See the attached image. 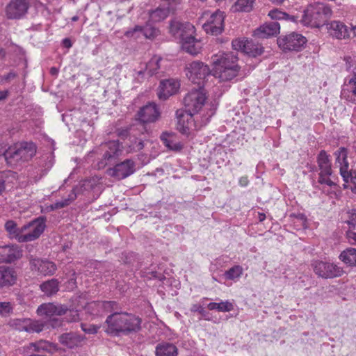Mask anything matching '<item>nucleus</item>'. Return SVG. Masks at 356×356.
Returning <instances> with one entry per match:
<instances>
[{
	"label": "nucleus",
	"instance_id": "1",
	"mask_svg": "<svg viewBox=\"0 0 356 356\" xmlns=\"http://www.w3.org/2000/svg\"><path fill=\"white\" fill-rule=\"evenodd\" d=\"M142 320L138 316L127 312H114L107 316L105 332L113 336L120 334L128 335L141 330Z\"/></svg>",
	"mask_w": 356,
	"mask_h": 356
},
{
	"label": "nucleus",
	"instance_id": "2",
	"mask_svg": "<svg viewBox=\"0 0 356 356\" xmlns=\"http://www.w3.org/2000/svg\"><path fill=\"white\" fill-rule=\"evenodd\" d=\"M212 59L215 74L220 81H230L238 75L241 67L237 63L238 57L233 52L216 55Z\"/></svg>",
	"mask_w": 356,
	"mask_h": 356
},
{
	"label": "nucleus",
	"instance_id": "3",
	"mask_svg": "<svg viewBox=\"0 0 356 356\" xmlns=\"http://www.w3.org/2000/svg\"><path fill=\"white\" fill-rule=\"evenodd\" d=\"M332 11L327 5L316 2L309 4L304 10L300 22L305 26L319 28L331 17Z\"/></svg>",
	"mask_w": 356,
	"mask_h": 356
},
{
	"label": "nucleus",
	"instance_id": "4",
	"mask_svg": "<svg viewBox=\"0 0 356 356\" xmlns=\"http://www.w3.org/2000/svg\"><path fill=\"white\" fill-rule=\"evenodd\" d=\"M36 149L33 143L22 142L9 147L3 155L8 165L15 166L19 163L30 161L35 155Z\"/></svg>",
	"mask_w": 356,
	"mask_h": 356
},
{
	"label": "nucleus",
	"instance_id": "5",
	"mask_svg": "<svg viewBox=\"0 0 356 356\" xmlns=\"http://www.w3.org/2000/svg\"><path fill=\"white\" fill-rule=\"evenodd\" d=\"M46 220L47 218L45 216H39L29 222L24 224L23 225L24 232L27 230L30 231L23 234V236L19 238V243L33 241L38 239L46 228Z\"/></svg>",
	"mask_w": 356,
	"mask_h": 356
},
{
	"label": "nucleus",
	"instance_id": "6",
	"mask_svg": "<svg viewBox=\"0 0 356 356\" xmlns=\"http://www.w3.org/2000/svg\"><path fill=\"white\" fill-rule=\"evenodd\" d=\"M314 273L323 279H333L341 277L344 271L334 263L316 260L312 264Z\"/></svg>",
	"mask_w": 356,
	"mask_h": 356
},
{
	"label": "nucleus",
	"instance_id": "7",
	"mask_svg": "<svg viewBox=\"0 0 356 356\" xmlns=\"http://www.w3.org/2000/svg\"><path fill=\"white\" fill-rule=\"evenodd\" d=\"M205 94L200 90H193L184 99L185 112L192 117L197 113L206 101Z\"/></svg>",
	"mask_w": 356,
	"mask_h": 356
},
{
	"label": "nucleus",
	"instance_id": "8",
	"mask_svg": "<svg viewBox=\"0 0 356 356\" xmlns=\"http://www.w3.org/2000/svg\"><path fill=\"white\" fill-rule=\"evenodd\" d=\"M307 39L302 35L293 32L289 35L280 37L277 42L278 46L284 51H300L307 43Z\"/></svg>",
	"mask_w": 356,
	"mask_h": 356
},
{
	"label": "nucleus",
	"instance_id": "9",
	"mask_svg": "<svg viewBox=\"0 0 356 356\" xmlns=\"http://www.w3.org/2000/svg\"><path fill=\"white\" fill-rule=\"evenodd\" d=\"M161 116V112L158 106L154 102H149L142 106L136 115V120L140 123L145 132L147 130L144 127L145 124L156 122Z\"/></svg>",
	"mask_w": 356,
	"mask_h": 356
},
{
	"label": "nucleus",
	"instance_id": "10",
	"mask_svg": "<svg viewBox=\"0 0 356 356\" xmlns=\"http://www.w3.org/2000/svg\"><path fill=\"white\" fill-rule=\"evenodd\" d=\"M234 50L241 51L250 56L257 57L264 52V47L258 42L248 39H235L232 42Z\"/></svg>",
	"mask_w": 356,
	"mask_h": 356
},
{
	"label": "nucleus",
	"instance_id": "11",
	"mask_svg": "<svg viewBox=\"0 0 356 356\" xmlns=\"http://www.w3.org/2000/svg\"><path fill=\"white\" fill-rule=\"evenodd\" d=\"M225 13L219 10L209 15L207 22L202 25L203 29L207 33L213 35H218L224 31Z\"/></svg>",
	"mask_w": 356,
	"mask_h": 356
},
{
	"label": "nucleus",
	"instance_id": "12",
	"mask_svg": "<svg viewBox=\"0 0 356 356\" xmlns=\"http://www.w3.org/2000/svg\"><path fill=\"white\" fill-rule=\"evenodd\" d=\"M113 168L106 170L108 175L121 180L130 176L135 172V162L131 159H125L122 162L113 164Z\"/></svg>",
	"mask_w": 356,
	"mask_h": 356
},
{
	"label": "nucleus",
	"instance_id": "13",
	"mask_svg": "<svg viewBox=\"0 0 356 356\" xmlns=\"http://www.w3.org/2000/svg\"><path fill=\"white\" fill-rule=\"evenodd\" d=\"M29 8L26 0H11L6 6V16L9 19H19L25 16Z\"/></svg>",
	"mask_w": 356,
	"mask_h": 356
},
{
	"label": "nucleus",
	"instance_id": "14",
	"mask_svg": "<svg viewBox=\"0 0 356 356\" xmlns=\"http://www.w3.org/2000/svg\"><path fill=\"white\" fill-rule=\"evenodd\" d=\"M106 149L103 155L102 163L104 165L114 164L122 153V145L118 140H112L105 144Z\"/></svg>",
	"mask_w": 356,
	"mask_h": 356
},
{
	"label": "nucleus",
	"instance_id": "15",
	"mask_svg": "<svg viewBox=\"0 0 356 356\" xmlns=\"http://www.w3.org/2000/svg\"><path fill=\"white\" fill-rule=\"evenodd\" d=\"M179 87V81L175 79H168L161 81L157 93L159 99L166 100L169 97L176 94Z\"/></svg>",
	"mask_w": 356,
	"mask_h": 356
},
{
	"label": "nucleus",
	"instance_id": "16",
	"mask_svg": "<svg viewBox=\"0 0 356 356\" xmlns=\"http://www.w3.org/2000/svg\"><path fill=\"white\" fill-rule=\"evenodd\" d=\"M68 309L63 305L54 303L42 304L37 309V314L40 316L53 318L54 316H62L67 313Z\"/></svg>",
	"mask_w": 356,
	"mask_h": 356
},
{
	"label": "nucleus",
	"instance_id": "17",
	"mask_svg": "<svg viewBox=\"0 0 356 356\" xmlns=\"http://www.w3.org/2000/svg\"><path fill=\"white\" fill-rule=\"evenodd\" d=\"M170 33L181 40L188 33H194L195 27L189 22L183 23L174 19L170 22Z\"/></svg>",
	"mask_w": 356,
	"mask_h": 356
},
{
	"label": "nucleus",
	"instance_id": "18",
	"mask_svg": "<svg viewBox=\"0 0 356 356\" xmlns=\"http://www.w3.org/2000/svg\"><path fill=\"white\" fill-rule=\"evenodd\" d=\"M29 261L32 270H37L44 276L52 275L56 271V265L52 261L37 258H31Z\"/></svg>",
	"mask_w": 356,
	"mask_h": 356
},
{
	"label": "nucleus",
	"instance_id": "19",
	"mask_svg": "<svg viewBox=\"0 0 356 356\" xmlns=\"http://www.w3.org/2000/svg\"><path fill=\"white\" fill-rule=\"evenodd\" d=\"M22 256V251L17 245L0 246V263H11Z\"/></svg>",
	"mask_w": 356,
	"mask_h": 356
},
{
	"label": "nucleus",
	"instance_id": "20",
	"mask_svg": "<svg viewBox=\"0 0 356 356\" xmlns=\"http://www.w3.org/2000/svg\"><path fill=\"white\" fill-rule=\"evenodd\" d=\"M98 179L95 178H91L85 179L80 182L79 184L73 187L68 197L66 198L69 204L74 201L79 194L83 193L85 191L93 190L97 185Z\"/></svg>",
	"mask_w": 356,
	"mask_h": 356
},
{
	"label": "nucleus",
	"instance_id": "21",
	"mask_svg": "<svg viewBox=\"0 0 356 356\" xmlns=\"http://www.w3.org/2000/svg\"><path fill=\"white\" fill-rule=\"evenodd\" d=\"M136 32H142L143 35L149 40H154L161 33L158 28L147 23L145 26H135L133 29L127 31L124 33V35L127 38L133 37Z\"/></svg>",
	"mask_w": 356,
	"mask_h": 356
},
{
	"label": "nucleus",
	"instance_id": "22",
	"mask_svg": "<svg viewBox=\"0 0 356 356\" xmlns=\"http://www.w3.org/2000/svg\"><path fill=\"white\" fill-rule=\"evenodd\" d=\"M15 325L17 330L20 331H26L29 333L40 332L43 330L45 323L38 321H33L29 318L17 319Z\"/></svg>",
	"mask_w": 356,
	"mask_h": 356
},
{
	"label": "nucleus",
	"instance_id": "23",
	"mask_svg": "<svg viewBox=\"0 0 356 356\" xmlns=\"http://www.w3.org/2000/svg\"><path fill=\"white\" fill-rule=\"evenodd\" d=\"M280 29V24L277 22L266 23L254 31V36L259 38H266L279 33Z\"/></svg>",
	"mask_w": 356,
	"mask_h": 356
},
{
	"label": "nucleus",
	"instance_id": "24",
	"mask_svg": "<svg viewBox=\"0 0 356 356\" xmlns=\"http://www.w3.org/2000/svg\"><path fill=\"white\" fill-rule=\"evenodd\" d=\"M174 5L164 3L163 6H159L154 10H149L148 13L150 20L154 22H160L164 20L171 12L175 11Z\"/></svg>",
	"mask_w": 356,
	"mask_h": 356
},
{
	"label": "nucleus",
	"instance_id": "25",
	"mask_svg": "<svg viewBox=\"0 0 356 356\" xmlns=\"http://www.w3.org/2000/svg\"><path fill=\"white\" fill-rule=\"evenodd\" d=\"M327 29L330 35L337 39H346L349 37V30L347 26L339 21H333L327 24Z\"/></svg>",
	"mask_w": 356,
	"mask_h": 356
},
{
	"label": "nucleus",
	"instance_id": "26",
	"mask_svg": "<svg viewBox=\"0 0 356 356\" xmlns=\"http://www.w3.org/2000/svg\"><path fill=\"white\" fill-rule=\"evenodd\" d=\"M84 337L75 333V332H67L62 334L58 339L59 342L66 346L68 348H74L79 346H81L82 342L84 340Z\"/></svg>",
	"mask_w": 356,
	"mask_h": 356
},
{
	"label": "nucleus",
	"instance_id": "27",
	"mask_svg": "<svg viewBox=\"0 0 356 356\" xmlns=\"http://www.w3.org/2000/svg\"><path fill=\"white\" fill-rule=\"evenodd\" d=\"M17 275L13 268L0 266V288L8 287L15 284Z\"/></svg>",
	"mask_w": 356,
	"mask_h": 356
},
{
	"label": "nucleus",
	"instance_id": "28",
	"mask_svg": "<svg viewBox=\"0 0 356 356\" xmlns=\"http://www.w3.org/2000/svg\"><path fill=\"white\" fill-rule=\"evenodd\" d=\"M178 348L172 343L162 341L155 348V356H177Z\"/></svg>",
	"mask_w": 356,
	"mask_h": 356
},
{
	"label": "nucleus",
	"instance_id": "29",
	"mask_svg": "<svg viewBox=\"0 0 356 356\" xmlns=\"http://www.w3.org/2000/svg\"><path fill=\"white\" fill-rule=\"evenodd\" d=\"M193 33H188L181 39L182 49L191 55L199 53V48L196 46L197 40L193 35Z\"/></svg>",
	"mask_w": 356,
	"mask_h": 356
},
{
	"label": "nucleus",
	"instance_id": "30",
	"mask_svg": "<svg viewBox=\"0 0 356 356\" xmlns=\"http://www.w3.org/2000/svg\"><path fill=\"white\" fill-rule=\"evenodd\" d=\"M191 74L199 79H204L209 73V68L201 61H193L187 67Z\"/></svg>",
	"mask_w": 356,
	"mask_h": 356
},
{
	"label": "nucleus",
	"instance_id": "31",
	"mask_svg": "<svg viewBox=\"0 0 356 356\" xmlns=\"http://www.w3.org/2000/svg\"><path fill=\"white\" fill-rule=\"evenodd\" d=\"M4 228L5 230L8 232L10 238H15L19 243V238L23 236V226L18 227L15 221L9 220L6 222Z\"/></svg>",
	"mask_w": 356,
	"mask_h": 356
},
{
	"label": "nucleus",
	"instance_id": "32",
	"mask_svg": "<svg viewBox=\"0 0 356 356\" xmlns=\"http://www.w3.org/2000/svg\"><path fill=\"white\" fill-rule=\"evenodd\" d=\"M317 163L321 170V172L325 173L327 176H330L332 174L331 168V163L329 159V156L325 150H321L317 156Z\"/></svg>",
	"mask_w": 356,
	"mask_h": 356
},
{
	"label": "nucleus",
	"instance_id": "33",
	"mask_svg": "<svg viewBox=\"0 0 356 356\" xmlns=\"http://www.w3.org/2000/svg\"><path fill=\"white\" fill-rule=\"evenodd\" d=\"M339 258L348 266L356 267V248H346L341 252Z\"/></svg>",
	"mask_w": 356,
	"mask_h": 356
},
{
	"label": "nucleus",
	"instance_id": "34",
	"mask_svg": "<svg viewBox=\"0 0 356 356\" xmlns=\"http://www.w3.org/2000/svg\"><path fill=\"white\" fill-rule=\"evenodd\" d=\"M58 281L57 279H51L42 282L40 288L41 291L47 296H51L56 294L59 290Z\"/></svg>",
	"mask_w": 356,
	"mask_h": 356
},
{
	"label": "nucleus",
	"instance_id": "35",
	"mask_svg": "<svg viewBox=\"0 0 356 356\" xmlns=\"http://www.w3.org/2000/svg\"><path fill=\"white\" fill-rule=\"evenodd\" d=\"M174 136L175 134L173 133H168L165 131L161 134L160 138L169 149L179 151L181 149L182 145L179 143H173L171 138Z\"/></svg>",
	"mask_w": 356,
	"mask_h": 356
},
{
	"label": "nucleus",
	"instance_id": "36",
	"mask_svg": "<svg viewBox=\"0 0 356 356\" xmlns=\"http://www.w3.org/2000/svg\"><path fill=\"white\" fill-rule=\"evenodd\" d=\"M255 0H236L232 8L235 12H250Z\"/></svg>",
	"mask_w": 356,
	"mask_h": 356
},
{
	"label": "nucleus",
	"instance_id": "37",
	"mask_svg": "<svg viewBox=\"0 0 356 356\" xmlns=\"http://www.w3.org/2000/svg\"><path fill=\"white\" fill-rule=\"evenodd\" d=\"M97 305L98 307L103 309L105 312L114 313L118 312L120 307L116 301H99L97 302Z\"/></svg>",
	"mask_w": 356,
	"mask_h": 356
},
{
	"label": "nucleus",
	"instance_id": "38",
	"mask_svg": "<svg viewBox=\"0 0 356 356\" xmlns=\"http://www.w3.org/2000/svg\"><path fill=\"white\" fill-rule=\"evenodd\" d=\"M243 273V268L239 265H236L226 270L224 275L227 280H234L238 278Z\"/></svg>",
	"mask_w": 356,
	"mask_h": 356
},
{
	"label": "nucleus",
	"instance_id": "39",
	"mask_svg": "<svg viewBox=\"0 0 356 356\" xmlns=\"http://www.w3.org/2000/svg\"><path fill=\"white\" fill-rule=\"evenodd\" d=\"M335 155L337 156V162L339 163L341 166L348 167V162L347 161L348 150L346 147H341L335 152Z\"/></svg>",
	"mask_w": 356,
	"mask_h": 356
},
{
	"label": "nucleus",
	"instance_id": "40",
	"mask_svg": "<svg viewBox=\"0 0 356 356\" xmlns=\"http://www.w3.org/2000/svg\"><path fill=\"white\" fill-rule=\"evenodd\" d=\"M208 309L210 310L217 309L219 312H229L232 309V305L228 302H210L208 305Z\"/></svg>",
	"mask_w": 356,
	"mask_h": 356
},
{
	"label": "nucleus",
	"instance_id": "41",
	"mask_svg": "<svg viewBox=\"0 0 356 356\" xmlns=\"http://www.w3.org/2000/svg\"><path fill=\"white\" fill-rule=\"evenodd\" d=\"M347 91H350L353 97H356V75L350 79L348 83L343 86L341 90V94L346 95Z\"/></svg>",
	"mask_w": 356,
	"mask_h": 356
},
{
	"label": "nucleus",
	"instance_id": "42",
	"mask_svg": "<svg viewBox=\"0 0 356 356\" xmlns=\"http://www.w3.org/2000/svg\"><path fill=\"white\" fill-rule=\"evenodd\" d=\"M64 322L65 321L62 318L53 317L49 318V320L45 323V325L48 327L56 329L63 327L64 325Z\"/></svg>",
	"mask_w": 356,
	"mask_h": 356
},
{
	"label": "nucleus",
	"instance_id": "43",
	"mask_svg": "<svg viewBox=\"0 0 356 356\" xmlns=\"http://www.w3.org/2000/svg\"><path fill=\"white\" fill-rule=\"evenodd\" d=\"M268 16L273 19H284V17H288V13L278 9H274L269 12Z\"/></svg>",
	"mask_w": 356,
	"mask_h": 356
},
{
	"label": "nucleus",
	"instance_id": "44",
	"mask_svg": "<svg viewBox=\"0 0 356 356\" xmlns=\"http://www.w3.org/2000/svg\"><path fill=\"white\" fill-rule=\"evenodd\" d=\"M99 328V326L95 325L81 323L82 330L87 334H95L97 332Z\"/></svg>",
	"mask_w": 356,
	"mask_h": 356
},
{
	"label": "nucleus",
	"instance_id": "45",
	"mask_svg": "<svg viewBox=\"0 0 356 356\" xmlns=\"http://www.w3.org/2000/svg\"><path fill=\"white\" fill-rule=\"evenodd\" d=\"M161 58H159L156 60H152L149 62V63L147 64V67L149 68V72L151 74H155L156 71L160 68L159 62L161 61Z\"/></svg>",
	"mask_w": 356,
	"mask_h": 356
},
{
	"label": "nucleus",
	"instance_id": "46",
	"mask_svg": "<svg viewBox=\"0 0 356 356\" xmlns=\"http://www.w3.org/2000/svg\"><path fill=\"white\" fill-rule=\"evenodd\" d=\"M348 167H345V166L340 167V174H341V177H343V181L346 183H348L350 181L351 175H352V171L348 172Z\"/></svg>",
	"mask_w": 356,
	"mask_h": 356
},
{
	"label": "nucleus",
	"instance_id": "47",
	"mask_svg": "<svg viewBox=\"0 0 356 356\" xmlns=\"http://www.w3.org/2000/svg\"><path fill=\"white\" fill-rule=\"evenodd\" d=\"M68 205H70L69 202H67V200L66 199H65L61 201H58L53 204H51L49 206V208H50L51 211H54L56 209L64 208Z\"/></svg>",
	"mask_w": 356,
	"mask_h": 356
},
{
	"label": "nucleus",
	"instance_id": "48",
	"mask_svg": "<svg viewBox=\"0 0 356 356\" xmlns=\"http://www.w3.org/2000/svg\"><path fill=\"white\" fill-rule=\"evenodd\" d=\"M324 176H326L325 173L321 172L318 177V183L321 184H327L329 186H333L335 184L330 179H325Z\"/></svg>",
	"mask_w": 356,
	"mask_h": 356
},
{
	"label": "nucleus",
	"instance_id": "49",
	"mask_svg": "<svg viewBox=\"0 0 356 356\" xmlns=\"http://www.w3.org/2000/svg\"><path fill=\"white\" fill-rule=\"evenodd\" d=\"M133 147L137 151L141 150L144 148V142L142 139L137 141L136 139L135 143L133 144Z\"/></svg>",
	"mask_w": 356,
	"mask_h": 356
},
{
	"label": "nucleus",
	"instance_id": "50",
	"mask_svg": "<svg viewBox=\"0 0 356 356\" xmlns=\"http://www.w3.org/2000/svg\"><path fill=\"white\" fill-rule=\"evenodd\" d=\"M341 95L343 98L346 99V100H348L349 102H356V98L353 97V96L352 95V94L350 91H347L346 95H342L341 93Z\"/></svg>",
	"mask_w": 356,
	"mask_h": 356
},
{
	"label": "nucleus",
	"instance_id": "51",
	"mask_svg": "<svg viewBox=\"0 0 356 356\" xmlns=\"http://www.w3.org/2000/svg\"><path fill=\"white\" fill-rule=\"evenodd\" d=\"M150 275H152V277H154L155 279H158L159 280H163L165 279V276L161 274V273H159L156 271H152L150 273Z\"/></svg>",
	"mask_w": 356,
	"mask_h": 356
},
{
	"label": "nucleus",
	"instance_id": "52",
	"mask_svg": "<svg viewBox=\"0 0 356 356\" xmlns=\"http://www.w3.org/2000/svg\"><path fill=\"white\" fill-rule=\"evenodd\" d=\"M348 237L351 244L356 245V232H350L348 233Z\"/></svg>",
	"mask_w": 356,
	"mask_h": 356
},
{
	"label": "nucleus",
	"instance_id": "53",
	"mask_svg": "<svg viewBox=\"0 0 356 356\" xmlns=\"http://www.w3.org/2000/svg\"><path fill=\"white\" fill-rule=\"evenodd\" d=\"M284 20H290L293 22L297 23L298 22H300V19L298 20V17L296 15H291L288 14V17H284Z\"/></svg>",
	"mask_w": 356,
	"mask_h": 356
},
{
	"label": "nucleus",
	"instance_id": "54",
	"mask_svg": "<svg viewBox=\"0 0 356 356\" xmlns=\"http://www.w3.org/2000/svg\"><path fill=\"white\" fill-rule=\"evenodd\" d=\"M62 44L64 47L67 48V49L70 48L72 46V41L70 40V38L63 39L62 41Z\"/></svg>",
	"mask_w": 356,
	"mask_h": 356
},
{
	"label": "nucleus",
	"instance_id": "55",
	"mask_svg": "<svg viewBox=\"0 0 356 356\" xmlns=\"http://www.w3.org/2000/svg\"><path fill=\"white\" fill-rule=\"evenodd\" d=\"M118 136L122 138H125L129 136L128 129H122L118 132Z\"/></svg>",
	"mask_w": 356,
	"mask_h": 356
},
{
	"label": "nucleus",
	"instance_id": "56",
	"mask_svg": "<svg viewBox=\"0 0 356 356\" xmlns=\"http://www.w3.org/2000/svg\"><path fill=\"white\" fill-rule=\"evenodd\" d=\"M248 179L247 177H242L239 179V184L242 186H246L248 184Z\"/></svg>",
	"mask_w": 356,
	"mask_h": 356
},
{
	"label": "nucleus",
	"instance_id": "57",
	"mask_svg": "<svg viewBox=\"0 0 356 356\" xmlns=\"http://www.w3.org/2000/svg\"><path fill=\"white\" fill-rule=\"evenodd\" d=\"M5 180L2 176H0V195L2 194L3 191L5 190Z\"/></svg>",
	"mask_w": 356,
	"mask_h": 356
},
{
	"label": "nucleus",
	"instance_id": "58",
	"mask_svg": "<svg viewBox=\"0 0 356 356\" xmlns=\"http://www.w3.org/2000/svg\"><path fill=\"white\" fill-rule=\"evenodd\" d=\"M8 92L7 90L0 91V101L7 98Z\"/></svg>",
	"mask_w": 356,
	"mask_h": 356
},
{
	"label": "nucleus",
	"instance_id": "59",
	"mask_svg": "<svg viewBox=\"0 0 356 356\" xmlns=\"http://www.w3.org/2000/svg\"><path fill=\"white\" fill-rule=\"evenodd\" d=\"M350 181L354 183L355 184H356V170L352 171Z\"/></svg>",
	"mask_w": 356,
	"mask_h": 356
},
{
	"label": "nucleus",
	"instance_id": "60",
	"mask_svg": "<svg viewBox=\"0 0 356 356\" xmlns=\"http://www.w3.org/2000/svg\"><path fill=\"white\" fill-rule=\"evenodd\" d=\"M177 118L179 119L178 122L180 124L181 122V118L183 117V111H177Z\"/></svg>",
	"mask_w": 356,
	"mask_h": 356
},
{
	"label": "nucleus",
	"instance_id": "61",
	"mask_svg": "<svg viewBox=\"0 0 356 356\" xmlns=\"http://www.w3.org/2000/svg\"><path fill=\"white\" fill-rule=\"evenodd\" d=\"M58 72V70L57 68L53 67L50 69V73L52 74V75H56Z\"/></svg>",
	"mask_w": 356,
	"mask_h": 356
},
{
	"label": "nucleus",
	"instance_id": "62",
	"mask_svg": "<svg viewBox=\"0 0 356 356\" xmlns=\"http://www.w3.org/2000/svg\"><path fill=\"white\" fill-rule=\"evenodd\" d=\"M266 219V215L264 213H259V220L260 222L264 221Z\"/></svg>",
	"mask_w": 356,
	"mask_h": 356
},
{
	"label": "nucleus",
	"instance_id": "63",
	"mask_svg": "<svg viewBox=\"0 0 356 356\" xmlns=\"http://www.w3.org/2000/svg\"><path fill=\"white\" fill-rule=\"evenodd\" d=\"M76 319H78V314L76 313L74 315H73V317L71 319L67 318L66 321L67 322L75 321H76Z\"/></svg>",
	"mask_w": 356,
	"mask_h": 356
},
{
	"label": "nucleus",
	"instance_id": "64",
	"mask_svg": "<svg viewBox=\"0 0 356 356\" xmlns=\"http://www.w3.org/2000/svg\"><path fill=\"white\" fill-rule=\"evenodd\" d=\"M42 343H44V346H42V349H47L48 346H51V343H49L48 342H42Z\"/></svg>",
	"mask_w": 356,
	"mask_h": 356
}]
</instances>
